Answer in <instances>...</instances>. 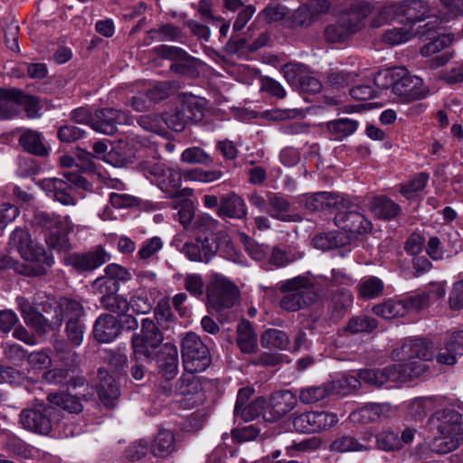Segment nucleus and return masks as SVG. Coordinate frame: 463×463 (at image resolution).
Returning <instances> with one entry per match:
<instances>
[{
    "instance_id": "obj_1",
    "label": "nucleus",
    "mask_w": 463,
    "mask_h": 463,
    "mask_svg": "<svg viewBox=\"0 0 463 463\" xmlns=\"http://www.w3.org/2000/svg\"><path fill=\"white\" fill-rule=\"evenodd\" d=\"M77 355L68 352L66 357H60V408L79 413L83 410L82 402L93 396V389L78 374Z\"/></svg>"
},
{
    "instance_id": "obj_2",
    "label": "nucleus",
    "mask_w": 463,
    "mask_h": 463,
    "mask_svg": "<svg viewBox=\"0 0 463 463\" xmlns=\"http://www.w3.org/2000/svg\"><path fill=\"white\" fill-rule=\"evenodd\" d=\"M430 429L437 431L440 438L436 442L445 444L444 449H438L439 453H447L458 448L463 439V419L455 406L449 405L437 411L429 419Z\"/></svg>"
},
{
    "instance_id": "obj_3",
    "label": "nucleus",
    "mask_w": 463,
    "mask_h": 463,
    "mask_svg": "<svg viewBox=\"0 0 463 463\" xmlns=\"http://www.w3.org/2000/svg\"><path fill=\"white\" fill-rule=\"evenodd\" d=\"M279 289L284 293L279 307L288 312L304 309L317 299L313 283L305 277L288 279L280 285Z\"/></svg>"
},
{
    "instance_id": "obj_4",
    "label": "nucleus",
    "mask_w": 463,
    "mask_h": 463,
    "mask_svg": "<svg viewBox=\"0 0 463 463\" xmlns=\"http://www.w3.org/2000/svg\"><path fill=\"white\" fill-rule=\"evenodd\" d=\"M373 5L362 2L358 5L343 13L338 21L325 29V37L330 43H342L358 32L364 25V19L371 14Z\"/></svg>"
},
{
    "instance_id": "obj_5",
    "label": "nucleus",
    "mask_w": 463,
    "mask_h": 463,
    "mask_svg": "<svg viewBox=\"0 0 463 463\" xmlns=\"http://www.w3.org/2000/svg\"><path fill=\"white\" fill-rule=\"evenodd\" d=\"M361 200L343 196L336 210L335 223L340 229L351 233H367L372 231L373 224L361 210Z\"/></svg>"
},
{
    "instance_id": "obj_6",
    "label": "nucleus",
    "mask_w": 463,
    "mask_h": 463,
    "mask_svg": "<svg viewBox=\"0 0 463 463\" xmlns=\"http://www.w3.org/2000/svg\"><path fill=\"white\" fill-rule=\"evenodd\" d=\"M410 369L405 366L392 364L383 369H362L358 372L359 379L372 386H382L388 381L404 382L418 377L424 373L425 367L420 362L413 364Z\"/></svg>"
},
{
    "instance_id": "obj_7",
    "label": "nucleus",
    "mask_w": 463,
    "mask_h": 463,
    "mask_svg": "<svg viewBox=\"0 0 463 463\" xmlns=\"http://www.w3.org/2000/svg\"><path fill=\"white\" fill-rule=\"evenodd\" d=\"M240 298L238 287L228 278L215 273L211 278L207 288V299L210 308L216 312L232 308Z\"/></svg>"
},
{
    "instance_id": "obj_8",
    "label": "nucleus",
    "mask_w": 463,
    "mask_h": 463,
    "mask_svg": "<svg viewBox=\"0 0 463 463\" xmlns=\"http://www.w3.org/2000/svg\"><path fill=\"white\" fill-rule=\"evenodd\" d=\"M181 354L185 372H203L212 361L208 347L194 332H188L184 336Z\"/></svg>"
},
{
    "instance_id": "obj_9",
    "label": "nucleus",
    "mask_w": 463,
    "mask_h": 463,
    "mask_svg": "<svg viewBox=\"0 0 463 463\" xmlns=\"http://www.w3.org/2000/svg\"><path fill=\"white\" fill-rule=\"evenodd\" d=\"M9 245L27 261H33L46 267L54 264V256L42 246L34 244L30 233L24 229L17 228L11 233Z\"/></svg>"
},
{
    "instance_id": "obj_10",
    "label": "nucleus",
    "mask_w": 463,
    "mask_h": 463,
    "mask_svg": "<svg viewBox=\"0 0 463 463\" xmlns=\"http://www.w3.org/2000/svg\"><path fill=\"white\" fill-rule=\"evenodd\" d=\"M392 92L401 102H410L415 99H424L429 89L424 85L422 79L411 75L405 68L396 67Z\"/></svg>"
},
{
    "instance_id": "obj_11",
    "label": "nucleus",
    "mask_w": 463,
    "mask_h": 463,
    "mask_svg": "<svg viewBox=\"0 0 463 463\" xmlns=\"http://www.w3.org/2000/svg\"><path fill=\"white\" fill-rule=\"evenodd\" d=\"M54 412L53 407L36 404L22 410L19 422L28 431L47 436L52 430V417Z\"/></svg>"
},
{
    "instance_id": "obj_12",
    "label": "nucleus",
    "mask_w": 463,
    "mask_h": 463,
    "mask_svg": "<svg viewBox=\"0 0 463 463\" xmlns=\"http://www.w3.org/2000/svg\"><path fill=\"white\" fill-rule=\"evenodd\" d=\"M392 354L402 362L397 364L399 366L410 369L413 364L420 362L427 369L424 361H430L434 357V347L431 342L424 339H406L402 347L395 349Z\"/></svg>"
},
{
    "instance_id": "obj_13",
    "label": "nucleus",
    "mask_w": 463,
    "mask_h": 463,
    "mask_svg": "<svg viewBox=\"0 0 463 463\" xmlns=\"http://www.w3.org/2000/svg\"><path fill=\"white\" fill-rule=\"evenodd\" d=\"M111 256L103 248L86 253L73 252L63 257V264L78 272L91 271L110 260Z\"/></svg>"
},
{
    "instance_id": "obj_14",
    "label": "nucleus",
    "mask_w": 463,
    "mask_h": 463,
    "mask_svg": "<svg viewBox=\"0 0 463 463\" xmlns=\"http://www.w3.org/2000/svg\"><path fill=\"white\" fill-rule=\"evenodd\" d=\"M130 116L121 110L115 109H97L93 114L91 128L105 135H113L117 131L118 125L131 124Z\"/></svg>"
},
{
    "instance_id": "obj_15",
    "label": "nucleus",
    "mask_w": 463,
    "mask_h": 463,
    "mask_svg": "<svg viewBox=\"0 0 463 463\" xmlns=\"http://www.w3.org/2000/svg\"><path fill=\"white\" fill-rule=\"evenodd\" d=\"M298 403V396L290 390H284L273 393L264 411V419L268 421H276L289 413Z\"/></svg>"
},
{
    "instance_id": "obj_16",
    "label": "nucleus",
    "mask_w": 463,
    "mask_h": 463,
    "mask_svg": "<svg viewBox=\"0 0 463 463\" xmlns=\"http://www.w3.org/2000/svg\"><path fill=\"white\" fill-rule=\"evenodd\" d=\"M218 246L213 237H197L185 242L179 250L189 260L208 263L217 251Z\"/></svg>"
},
{
    "instance_id": "obj_17",
    "label": "nucleus",
    "mask_w": 463,
    "mask_h": 463,
    "mask_svg": "<svg viewBox=\"0 0 463 463\" xmlns=\"http://www.w3.org/2000/svg\"><path fill=\"white\" fill-rule=\"evenodd\" d=\"M283 71L288 83L297 86L300 91L318 93L322 90L320 80L307 73L303 64H288Z\"/></svg>"
},
{
    "instance_id": "obj_18",
    "label": "nucleus",
    "mask_w": 463,
    "mask_h": 463,
    "mask_svg": "<svg viewBox=\"0 0 463 463\" xmlns=\"http://www.w3.org/2000/svg\"><path fill=\"white\" fill-rule=\"evenodd\" d=\"M33 224L41 229L44 241L50 250L58 247V217L54 213L43 210H35L33 217Z\"/></svg>"
},
{
    "instance_id": "obj_19",
    "label": "nucleus",
    "mask_w": 463,
    "mask_h": 463,
    "mask_svg": "<svg viewBox=\"0 0 463 463\" xmlns=\"http://www.w3.org/2000/svg\"><path fill=\"white\" fill-rule=\"evenodd\" d=\"M105 277L94 280L92 288L99 293H107L108 290H118V281H128L131 279L130 272L124 267L111 263L105 268Z\"/></svg>"
},
{
    "instance_id": "obj_20",
    "label": "nucleus",
    "mask_w": 463,
    "mask_h": 463,
    "mask_svg": "<svg viewBox=\"0 0 463 463\" xmlns=\"http://www.w3.org/2000/svg\"><path fill=\"white\" fill-rule=\"evenodd\" d=\"M195 372H186L177 381L175 389L169 384H160L161 391L167 396H182L190 398L201 390L199 378L194 375Z\"/></svg>"
},
{
    "instance_id": "obj_21",
    "label": "nucleus",
    "mask_w": 463,
    "mask_h": 463,
    "mask_svg": "<svg viewBox=\"0 0 463 463\" xmlns=\"http://www.w3.org/2000/svg\"><path fill=\"white\" fill-rule=\"evenodd\" d=\"M291 203L288 197L280 194H268V209L266 213L273 219L281 222H295L300 220L298 214L289 213Z\"/></svg>"
},
{
    "instance_id": "obj_22",
    "label": "nucleus",
    "mask_w": 463,
    "mask_h": 463,
    "mask_svg": "<svg viewBox=\"0 0 463 463\" xmlns=\"http://www.w3.org/2000/svg\"><path fill=\"white\" fill-rule=\"evenodd\" d=\"M120 334L118 320L109 314L99 316L94 325L93 335L100 343H110Z\"/></svg>"
},
{
    "instance_id": "obj_23",
    "label": "nucleus",
    "mask_w": 463,
    "mask_h": 463,
    "mask_svg": "<svg viewBox=\"0 0 463 463\" xmlns=\"http://www.w3.org/2000/svg\"><path fill=\"white\" fill-rule=\"evenodd\" d=\"M179 98L181 105L178 109L187 124L197 123L203 118L204 100L203 99L188 93H183Z\"/></svg>"
},
{
    "instance_id": "obj_24",
    "label": "nucleus",
    "mask_w": 463,
    "mask_h": 463,
    "mask_svg": "<svg viewBox=\"0 0 463 463\" xmlns=\"http://www.w3.org/2000/svg\"><path fill=\"white\" fill-rule=\"evenodd\" d=\"M390 406L386 403H367L349 415L352 422L367 424L387 417Z\"/></svg>"
},
{
    "instance_id": "obj_25",
    "label": "nucleus",
    "mask_w": 463,
    "mask_h": 463,
    "mask_svg": "<svg viewBox=\"0 0 463 463\" xmlns=\"http://www.w3.org/2000/svg\"><path fill=\"white\" fill-rule=\"evenodd\" d=\"M15 302L26 325L32 326L38 333H45L48 321L36 310L33 305L22 296L17 297Z\"/></svg>"
},
{
    "instance_id": "obj_26",
    "label": "nucleus",
    "mask_w": 463,
    "mask_h": 463,
    "mask_svg": "<svg viewBox=\"0 0 463 463\" xmlns=\"http://www.w3.org/2000/svg\"><path fill=\"white\" fill-rule=\"evenodd\" d=\"M99 384L97 392L102 403L107 407H113L115 401L119 397V388L114 378L106 369L98 370Z\"/></svg>"
},
{
    "instance_id": "obj_27",
    "label": "nucleus",
    "mask_w": 463,
    "mask_h": 463,
    "mask_svg": "<svg viewBox=\"0 0 463 463\" xmlns=\"http://www.w3.org/2000/svg\"><path fill=\"white\" fill-rule=\"evenodd\" d=\"M217 213L221 217L241 219L247 214V206L241 196L232 193L222 196Z\"/></svg>"
},
{
    "instance_id": "obj_28",
    "label": "nucleus",
    "mask_w": 463,
    "mask_h": 463,
    "mask_svg": "<svg viewBox=\"0 0 463 463\" xmlns=\"http://www.w3.org/2000/svg\"><path fill=\"white\" fill-rule=\"evenodd\" d=\"M60 203L64 205L75 204V199L63 190L73 187H82L86 180L77 170H64L60 172Z\"/></svg>"
},
{
    "instance_id": "obj_29",
    "label": "nucleus",
    "mask_w": 463,
    "mask_h": 463,
    "mask_svg": "<svg viewBox=\"0 0 463 463\" xmlns=\"http://www.w3.org/2000/svg\"><path fill=\"white\" fill-rule=\"evenodd\" d=\"M369 208L375 217L383 220L395 218L402 212L398 203L383 195L373 197L370 200Z\"/></svg>"
},
{
    "instance_id": "obj_30",
    "label": "nucleus",
    "mask_w": 463,
    "mask_h": 463,
    "mask_svg": "<svg viewBox=\"0 0 463 463\" xmlns=\"http://www.w3.org/2000/svg\"><path fill=\"white\" fill-rule=\"evenodd\" d=\"M343 196L330 192H317L307 195L305 205L309 211L336 209Z\"/></svg>"
},
{
    "instance_id": "obj_31",
    "label": "nucleus",
    "mask_w": 463,
    "mask_h": 463,
    "mask_svg": "<svg viewBox=\"0 0 463 463\" xmlns=\"http://www.w3.org/2000/svg\"><path fill=\"white\" fill-rule=\"evenodd\" d=\"M441 20L434 14H422L417 17H407L406 24L414 28L415 36L430 38V34L440 28Z\"/></svg>"
},
{
    "instance_id": "obj_32",
    "label": "nucleus",
    "mask_w": 463,
    "mask_h": 463,
    "mask_svg": "<svg viewBox=\"0 0 463 463\" xmlns=\"http://www.w3.org/2000/svg\"><path fill=\"white\" fill-rule=\"evenodd\" d=\"M406 15L405 5L402 3H390L381 7L373 18L371 25L379 28L385 24L397 21Z\"/></svg>"
},
{
    "instance_id": "obj_33",
    "label": "nucleus",
    "mask_w": 463,
    "mask_h": 463,
    "mask_svg": "<svg viewBox=\"0 0 463 463\" xmlns=\"http://www.w3.org/2000/svg\"><path fill=\"white\" fill-rule=\"evenodd\" d=\"M43 139V135L40 132L25 129L19 137V144L25 151L32 155L45 156L49 151Z\"/></svg>"
},
{
    "instance_id": "obj_34",
    "label": "nucleus",
    "mask_w": 463,
    "mask_h": 463,
    "mask_svg": "<svg viewBox=\"0 0 463 463\" xmlns=\"http://www.w3.org/2000/svg\"><path fill=\"white\" fill-rule=\"evenodd\" d=\"M175 449V436L172 431L160 430L155 437L150 447L152 454L156 457L165 458Z\"/></svg>"
},
{
    "instance_id": "obj_35",
    "label": "nucleus",
    "mask_w": 463,
    "mask_h": 463,
    "mask_svg": "<svg viewBox=\"0 0 463 463\" xmlns=\"http://www.w3.org/2000/svg\"><path fill=\"white\" fill-rule=\"evenodd\" d=\"M352 293L345 288L337 290L332 297L330 312L331 319L337 321L342 318L346 313L349 307L353 303Z\"/></svg>"
},
{
    "instance_id": "obj_36",
    "label": "nucleus",
    "mask_w": 463,
    "mask_h": 463,
    "mask_svg": "<svg viewBox=\"0 0 463 463\" xmlns=\"http://www.w3.org/2000/svg\"><path fill=\"white\" fill-rule=\"evenodd\" d=\"M375 315L385 319L403 317L408 312L407 303L403 300L389 299L373 307Z\"/></svg>"
},
{
    "instance_id": "obj_37",
    "label": "nucleus",
    "mask_w": 463,
    "mask_h": 463,
    "mask_svg": "<svg viewBox=\"0 0 463 463\" xmlns=\"http://www.w3.org/2000/svg\"><path fill=\"white\" fill-rule=\"evenodd\" d=\"M117 291L108 290L107 293H101L100 303L106 310L111 313H115L118 316L125 315L129 310L128 300L117 294Z\"/></svg>"
},
{
    "instance_id": "obj_38",
    "label": "nucleus",
    "mask_w": 463,
    "mask_h": 463,
    "mask_svg": "<svg viewBox=\"0 0 463 463\" xmlns=\"http://www.w3.org/2000/svg\"><path fill=\"white\" fill-rule=\"evenodd\" d=\"M237 345L245 354L253 353L257 347V336L249 322H241L237 328Z\"/></svg>"
},
{
    "instance_id": "obj_39",
    "label": "nucleus",
    "mask_w": 463,
    "mask_h": 463,
    "mask_svg": "<svg viewBox=\"0 0 463 463\" xmlns=\"http://www.w3.org/2000/svg\"><path fill=\"white\" fill-rule=\"evenodd\" d=\"M433 397H417L406 403L407 416L415 420L424 419L430 410L434 407Z\"/></svg>"
},
{
    "instance_id": "obj_40",
    "label": "nucleus",
    "mask_w": 463,
    "mask_h": 463,
    "mask_svg": "<svg viewBox=\"0 0 463 463\" xmlns=\"http://www.w3.org/2000/svg\"><path fill=\"white\" fill-rule=\"evenodd\" d=\"M332 391L330 383L308 386L299 390L298 398L304 404H313L327 398Z\"/></svg>"
},
{
    "instance_id": "obj_41",
    "label": "nucleus",
    "mask_w": 463,
    "mask_h": 463,
    "mask_svg": "<svg viewBox=\"0 0 463 463\" xmlns=\"http://www.w3.org/2000/svg\"><path fill=\"white\" fill-rule=\"evenodd\" d=\"M358 128V122L350 118H339L330 121L327 124V129L331 138L341 140L344 137L352 135Z\"/></svg>"
},
{
    "instance_id": "obj_42",
    "label": "nucleus",
    "mask_w": 463,
    "mask_h": 463,
    "mask_svg": "<svg viewBox=\"0 0 463 463\" xmlns=\"http://www.w3.org/2000/svg\"><path fill=\"white\" fill-rule=\"evenodd\" d=\"M260 343L265 348L284 350L288 346L289 339L284 331L269 328L262 334Z\"/></svg>"
},
{
    "instance_id": "obj_43",
    "label": "nucleus",
    "mask_w": 463,
    "mask_h": 463,
    "mask_svg": "<svg viewBox=\"0 0 463 463\" xmlns=\"http://www.w3.org/2000/svg\"><path fill=\"white\" fill-rule=\"evenodd\" d=\"M135 335L143 338V341L146 342L147 345L150 347L157 348L163 341V335L160 330L150 318L142 319L141 331Z\"/></svg>"
},
{
    "instance_id": "obj_44",
    "label": "nucleus",
    "mask_w": 463,
    "mask_h": 463,
    "mask_svg": "<svg viewBox=\"0 0 463 463\" xmlns=\"http://www.w3.org/2000/svg\"><path fill=\"white\" fill-rule=\"evenodd\" d=\"M161 189L169 193V196L174 197L177 195L178 189L182 184V175L179 170L166 167L164 173V177L158 181Z\"/></svg>"
},
{
    "instance_id": "obj_45",
    "label": "nucleus",
    "mask_w": 463,
    "mask_h": 463,
    "mask_svg": "<svg viewBox=\"0 0 463 463\" xmlns=\"http://www.w3.org/2000/svg\"><path fill=\"white\" fill-rule=\"evenodd\" d=\"M386 30L383 34V41L390 45H399L407 43L415 36L414 28L411 25Z\"/></svg>"
},
{
    "instance_id": "obj_46",
    "label": "nucleus",
    "mask_w": 463,
    "mask_h": 463,
    "mask_svg": "<svg viewBox=\"0 0 463 463\" xmlns=\"http://www.w3.org/2000/svg\"><path fill=\"white\" fill-rule=\"evenodd\" d=\"M83 313V307L78 300L70 298H60V322L80 318Z\"/></svg>"
},
{
    "instance_id": "obj_47",
    "label": "nucleus",
    "mask_w": 463,
    "mask_h": 463,
    "mask_svg": "<svg viewBox=\"0 0 463 463\" xmlns=\"http://www.w3.org/2000/svg\"><path fill=\"white\" fill-rule=\"evenodd\" d=\"M266 401L263 397H258L254 401L241 407L240 411H234L235 417H241L245 421L255 420L265 411Z\"/></svg>"
},
{
    "instance_id": "obj_48",
    "label": "nucleus",
    "mask_w": 463,
    "mask_h": 463,
    "mask_svg": "<svg viewBox=\"0 0 463 463\" xmlns=\"http://www.w3.org/2000/svg\"><path fill=\"white\" fill-rule=\"evenodd\" d=\"M371 448L369 441L364 443L359 442L356 439L351 436H343L335 439L332 443V449L337 452H352V451H363L367 450Z\"/></svg>"
},
{
    "instance_id": "obj_49",
    "label": "nucleus",
    "mask_w": 463,
    "mask_h": 463,
    "mask_svg": "<svg viewBox=\"0 0 463 463\" xmlns=\"http://www.w3.org/2000/svg\"><path fill=\"white\" fill-rule=\"evenodd\" d=\"M383 290V283L376 277L364 278L359 283V295L364 299L375 298Z\"/></svg>"
},
{
    "instance_id": "obj_50",
    "label": "nucleus",
    "mask_w": 463,
    "mask_h": 463,
    "mask_svg": "<svg viewBox=\"0 0 463 463\" xmlns=\"http://www.w3.org/2000/svg\"><path fill=\"white\" fill-rule=\"evenodd\" d=\"M429 180V175L421 172L415 175L409 183L401 186V194L407 199H411L422 191Z\"/></svg>"
},
{
    "instance_id": "obj_51",
    "label": "nucleus",
    "mask_w": 463,
    "mask_h": 463,
    "mask_svg": "<svg viewBox=\"0 0 463 463\" xmlns=\"http://www.w3.org/2000/svg\"><path fill=\"white\" fill-rule=\"evenodd\" d=\"M12 97L16 99L17 107L20 104L24 106L26 116L30 118H36L39 115L38 100L35 97L25 95L22 90L13 89Z\"/></svg>"
},
{
    "instance_id": "obj_52",
    "label": "nucleus",
    "mask_w": 463,
    "mask_h": 463,
    "mask_svg": "<svg viewBox=\"0 0 463 463\" xmlns=\"http://www.w3.org/2000/svg\"><path fill=\"white\" fill-rule=\"evenodd\" d=\"M65 334L71 347L80 345L84 335V326L80 318L69 319L66 322Z\"/></svg>"
},
{
    "instance_id": "obj_53",
    "label": "nucleus",
    "mask_w": 463,
    "mask_h": 463,
    "mask_svg": "<svg viewBox=\"0 0 463 463\" xmlns=\"http://www.w3.org/2000/svg\"><path fill=\"white\" fill-rule=\"evenodd\" d=\"M12 90H6L0 95V119H10L19 113L16 99L12 96Z\"/></svg>"
},
{
    "instance_id": "obj_54",
    "label": "nucleus",
    "mask_w": 463,
    "mask_h": 463,
    "mask_svg": "<svg viewBox=\"0 0 463 463\" xmlns=\"http://www.w3.org/2000/svg\"><path fill=\"white\" fill-rule=\"evenodd\" d=\"M316 421L317 411H306L294 418L293 426L298 432L315 433L317 432Z\"/></svg>"
},
{
    "instance_id": "obj_55",
    "label": "nucleus",
    "mask_w": 463,
    "mask_h": 463,
    "mask_svg": "<svg viewBox=\"0 0 463 463\" xmlns=\"http://www.w3.org/2000/svg\"><path fill=\"white\" fill-rule=\"evenodd\" d=\"M453 41V36L449 33H441L433 41L428 43L420 49V54L424 57L431 56L449 47Z\"/></svg>"
},
{
    "instance_id": "obj_56",
    "label": "nucleus",
    "mask_w": 463,
    "mask_h": 463,
    "mask_svg": "<svg viewBox=\"0 0 463 463\" xmlns=\"http://www.w3.org/2000/svg\"><path fill=\"white\" fill-rule=\"evenodd\" d=\"M377 327V321L374 318L365 316L353 317L347 325V331L352 334L370 333Z\"/></svg>"
},
{
    "instance_id": "obj_57",
    "label": "nucleus",
    "mask_w": 463,
    "mask_h": 463,
    "mask_svg": "<svg viewBox=\"0 0 463 463\" xmlns=\"http://www.w3.org/2000/svg\"><path fill=\"white\" fill-rule=\"evenodd\" d=\"M128 303L129 308L131 307L132 310L137 315L147 314L153 307L152 301H150L146 293L143 290L134 293Z\"/></svg>"
},
{
    "instance_id": "obj_58",
    "label": "nucleus",
    "mask_w": 463,
    "mask_h": 463,
    "mask_svg": "<svg viewBox=\"0 0 463 463\" xmlns=\"http://www.w3.org/2000/svg\"><path fill=\"white\" fill-rule=\"evenodd\" d=\"M174 207L178 210L176 220L184 228L188 229L194 217V207L193 202L191 200L184 199Z\"/></svg>"
},
{
    "instance_id": "obj_59",
    "label": "nucleus",
    "mask_w": 463,
    "mask_h": 463,
    "mask_svg": "<svg viewBox=\"0 0 463 463\" xmlns=\"http://www.w3.org/2000/svg\"><path fill=\"white\" fill-rule=\"evenodd\" d=\"M152 39L157 41H177L182 37V31L179 27L166 24L156 30L149 32Z\"/></svg>"
},
{
    "instance_id": "obj_60",
    "label": "nucleus",
    "mask_w": 463,
    "mask_h": 463,
    "mask_svg": "<svg viewBox=\"0 0 463 463\" xmlns=\"http://www.w3.org/2000/svg\"><path fill=\"white\" fill-rule=\"evenodd\" d=\"M184 287L193 297H202L204 291V282L202 275L197 273L186 274L184 278Z\"/></svg>"
},
{
    "instance_id": "obj_61",
    "label": "nucleus",
    "mask_w": 463,
    "mask_h": 463,
    "mask_svg": "<svg viewBox=\"0 0 463 463\" xmlns=\"http://www.w3.org/2000/svg\"><path fill=\"white\" fill-rule=\"evenodd\" d=\"M5 357L14 365H21L28 356L26 350L18 344L5 343L4 345Z\"/></svg>"
},
{
    "instance_id": "obj_62",
    "label": "nucleus",
    "mask_w": 463,
    "mask_h": 463,
    "mask_svg": "<svg viewBox=\"0 0 463 463\" xmlns=\"http://www.w3.org/2000/svg\"><path fill=\"white\" fill-rule=\"evenodd\" d=\"M377 446L379 449L391 451L400 449L399 435L394 431H383L376 436Z\"/></svg>"
},
{
    "instance_id": "obj_63",
    "label": "nucleus",
    "mask_w": 463,
    "mask_h": 463,
    "mask_svg": "<svg viewBox=\"0 0 463 463\" xmlns=\"http://www.w3.org/2000/svg\"><path fill=\"white\" fill-rule=\"evenodd\" d=\"M441 13L446 19L463 16V0H439Z\"/></svg>"
},
{
    "instance_id": "obj_64",
    "label": "nucleus",
    "mask_w": 463,
    "mask_h": 463,
    "mask_svg": "<svg viewBox=\"0 0 463 463\" xmlns=\"http://www.w3.org/2000/svg\"><path fill=\"white\" fill-rule=\"evenodd\" d=\"M163 247V241L161 238L156 236L151 239L145 241L138 252V257L143 260H147L157 253Z\"/></svg>"
}]
</instances>
